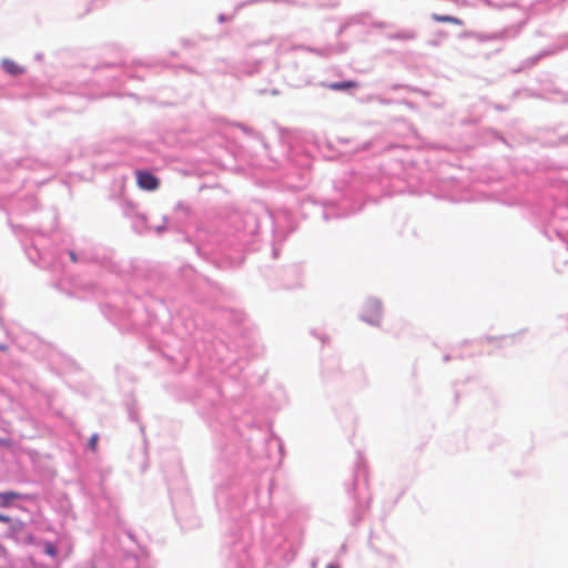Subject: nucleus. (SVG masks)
Returning a JSON list of instances; mask_svg holds the SVG:
<instances>
[{
    "label": "nucleus",
    "instance_id": "1",
    "mask_svg": "<svg viewBox=\"0 0 568 568\" xmlns=\"http://www.w3.org/2000/svg\"><path fill=\"white\" fill-rule=\"evenodd\" d=\"M136 183L140 189L155 191L160 186V180L148 171H136Z\"/></svg>",
    "mask_w": 568,
    "mask_h": 568
},
{
    "label": "nucleus",
    "instance_id": "2",
    "mask_svg": "<svg viewBox=\"0 0 568 568\" xmlns=\"http://www.w3.org/2000/svg\"><path fill=\"white\" fill-rule=\"evenodd\" d=\"M382 316V307L377 302H369L364 311V320L369 324L378 325Z\"/></svg>",
    "mask_w": 568,
    "mask_h": 568
},
{
    "label": "nucleus",
    "instance_id": "3",
    "mask_svg": "<svg viewBox=\"0 0 568 568\" xmlns=\"http://www.w3.org/2000/svg\"><path fill=\"white\" fill-rule=\"evenodd\" d=\"M21 498H24V496L17 491H0V507L7 508L11 505L12 500Z\"/></svg>",
    "mask_w": 568,
    "mask_h": 568
},
{
    "label": "nucleus",
    "instance_id": "4",
    "mask_svg": "<svg viewBox=\"0 0 568 568\" xmlns=\"http://www.w3.org/2000/svg\"><path fill=\"white\" fill-rule=\"evenodd\" d=\"M2 67L7 73L11 75H18L23 72V68H21L17 62L10 59H4L2 61Z\"/></svg>",
    "mask_w": 568,
    "mask_h": 568
},
{
    "label": "nucleus",
    "instance_id": "5",
    "mask_svg": "<svg viewBox=\"0 0 568 568\" xmlns=\"http://www.w3.org/2000/svg\"><path fill=\"white\" fill-rule=\"evenodd\" d=\"M432 19L436 22H446V23H453V24H457V26L463 24V21L460 19L453 17V16H442V14L434 13L432 16Z\"/></svg>",
    "mask_w": 568,
    "mask_h": 568
},
{
    "label": "nucleus",
    "instance_id": "6",
    "mask_svg": "<svg viewBox=\"0 0 568 568\" xmlns=\"http://www.w3.org/2000/svg\"><path fill=\"white\" fill-rule=\"evenodd\" d=\"M357 83L354 81L334 82L328 84V89L334 91H342L356 88Z\"/></svg>",
    "mask_w": 568,
    "mask_h": 568
},
{
    "label": "nucleus",
    "instance_id": "7",
    "mask_svg": "<svg viewBox=\"0 0 568 568\" xmlns=\"http://www.w3.org/2000/svg\"><path fill=\"white\" fill-rule=\"evenodd\" d=\"M98 442H99V436L97 434H93L90 439H89V447L92 452H95L97 448H98Z\"/></svg>",
    "mask_w": 568,
    "mask_h": 568
},
{
    "label": "nucleus",
    "instance_id": "8",
    "mask_svg": "<svg viewBox=\"0 0 568 568\" xmlns=\"http://www.w3.org/2000/svg\"><path fill=\"white\" fill-rule=\"evenodd\" d=\"M11 518L7 515L0 514V523L9 524Z\"/></svg>",
    "mask_w": 568,
    "mask_h": 568
},
{
    "label": "nucleus",
    "instance_id": "9",
    "mask_svg": "<svg viewBox=\"0 0 568 568\" xmlns=\"http://www.w3.org/2000/svg\"><path fill=\"white\" fill-rule=\"evenodd\" d=\"M0 445H1V446L9 447V446L11 445V443H10V440H9V439L0 438Z\"/></svg>",
    "mask_w": 568,
    "mask_h": 568
},
{
    "label": "nucleus",
    "instance_id": "10",
    "mask_svg": "<svg viewBox=\"0 0 568 568\" xmlns=\"http://www.w3.org/2000/svg\"><path fill=\"white\" fill-rule=\"evenodd\" d=\"M69 255H70V258L72 262H77V256H75L74 252L71 251Z\"/></svg>",
    "mask_w": 568,
    "mask_h": 568
},
{
    "label": "nucleus",
    "instance_id": "11",
    "mask_svg": "<svg viewBox=\"0 0 568 568\" xmlns=\"http://www.w3.org/2000/svg\"><path fill=\"white\" fill-rule=\"evenodd\" d=\"M326 568H339V567L336 565H328Z\"/></svg>",
    "mask_w": 568,
    "mask_h": 568
}]
</instances>
